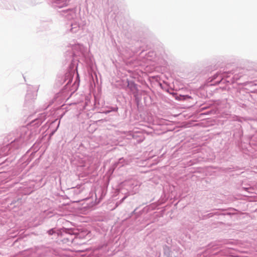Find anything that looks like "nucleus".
<instances>
[{
  "instance_id": "20e7f679",
  "label": "nucleus",
  "mask_w": 257,
  "mask_h": 257,
  "mask_svg": "<svg viewBox=\"0 0 257 257\" xmlns=\"http://www.w3.org/2000/svg\"><path fill=\"white\" fill-rule=\"evenodd\" d=\"M71 47L73 52V55L75 56H79L83 54L84 50L83 46L80 44H71Z\"/></svg>"
},
{
  "instance_id": "ddd939ff",
  "label": "nucleus",
  "mask_w": 257,
  "mask_h": 257,
  "mask_svg": "<svg viewBox=\"0 0 257 257\" xmlns=\"http://www.w3.org/2000/svg\"><path fill=\"white\" fill-rule=\"evenodd\" d=\"M182 97H183L184 99H185L186 98H191V96H189L188 95H183Z\"/></svg>"
},
{
  "instance_id": "f257e3e1",
  "label": "nucleus",
  "mask_w": 257,
  "mask_h": 257,
  "mask_svg": "<svg viewBox=\"0 0 257 257\" xmlns=\"http://www.w3.org/2000/svg\"><path fill=\"white\" fill-rule=\"evenodd\" d=\"M21 133L20 137L12 142L10 146H6L1 149L0 156H5L8 154L11 147H14L17 144L18 146L16 148H18L22 146L23 144L28 143L33 138L32 134L27 127H23L21 129Z\"/></svg>"
},
{
  "instance_id": "7ed1b4c3",
  "label": "nucleus",
  "mask_w": 257,
  "mask_h": 257,
  "mask_svg": "<svg viewBox=\"0 0 257 257\" xmlns=\"http://www.w3.org/2000/svg\"><path fill=\"white\" fill-rule=\"evenodd\" d=\"M72 231L71 229L62 228L59 229L52 228L47 231L49 235H56L59 240L64 243L69 244L72 243L73 240Z\"/></svg>"
},
{
  "instance_id": "2eb2a0df",
  "label": "nucleus",
  "mask_w": 257,
  "mask_h": 257,
  "mask_svg": "<svg viewBox=\"0 0 257 257\" xmlns=\"http://www.w3.org/2000/svg\"><path fill=\"white\" fill-rule=\"evenodd\" d=\"M35 121H37V122H36V123H38V122H37V121H39V120H36Z\"/></svg>"
},
{
  "instance_id": "9d476101",
  "label": "nucleus",
  "mask_w": 257,
  "mask_h": 257,
  "mask_svg": "<svg viewBox=\"0 0 257 257\" xmlns=\"http://www.w3.org/2000/svg\"><path fill=\"white\" fill-rule=\"evenodd\" d=\"M127 164V162H126L123 158H121L119 159L117 162H116L114 164V166L115 167H116L117 166L122 167Z\"/></svg>"
},
{
  "instance_id": "39448f33",
  "label": "nucleus",
  "mask_w": 257,
  "mask_h": 257,
  "mask_svg": "<svg viewBox=\"0 0 257 257\" xmlns=\"http://www.w3.org/2000/svg\"><path fill=\"white\" fill-rule=\"evenodd\" d=\"M67 1H51L50 5L54 9H58L67 6Z\"/></svg>"
},
{
  "instance_id": "f8f14e48",
  "label": "nucleus",
  "mask_w": 257,
  "mask_h": 257,
  "mask_svg": "<svg viewBox=\"0 0 257 257\" xmlns=\"http://www.w3.org/2000/svg\"><path fill=\"white\" fill-rule=\"evenodd\" d=\"M117 109H118V108L116 106V107H111L109 108L108 110H106L105 111V113H108L111 111H117Z\"/></svg>"
},
{
  "instance_id": "423d86ee",
  "label": "nucleus",
  "mask_w": 257,
  "mask_h": 257,
  "mask_svg": "<svg viewBox=\"0 0 257 257\" xmlns=\"http://www.w3.org/2000/svg\"><path fill=\"white\" fill-rule=\"evenodd\" d=\"M128 134V136L132 137L134 139H136L138 143H141L144 140V137L141 134L133 132H130Z\"/></svg>"
},
{
  "instance_id": "0eeeda50",
  "label": "nucleus",
  "mask_w": 257,
  "mask_h": 257,
  "mask_svg": "<svg viewBox=\"0 0 257 257\" xmlns=\"http://www.w3.org/2000/svg\"><path fill=\"white\" fill-rule=\"evenodd\" d=\"M127 86L133 94L136 95L138 94L137 85L134 82L132 81L128 82Z\"/></svg>"
},
{
  "instance_id": "f3484780",
  "label": "nucleus",
  "mask_w": 257,
  "mask_h": 257,
  "mask_svg": "<svg viewBox=\"0 0 257 257\" xmlns=\"http://www.w3.org/2000/svg\"><path fill=\"white\" fill-rule=\"evenodd\" d=\"M58 127H59V124L57 125V128H58ZM57 128H56V130H57Z\"/></svg>"
},
{
  "instance_id": "6e6552de",
  "label": "nucleus",
  "mask_w": 257,
  "mask_h": 257,
  "mask_svg": "<svg viewBox=\"0 0 257 257\" xmlns=\"http://www.w3.org/2000/svg\"><path fill=\"white\" fill-rule=\"evenodd\" d=\"M37 96V92H34L31 94L29 92V90L26 95V104H27L28 101H30L31 102L35 99Z\"/></svg>"
},
{
  "instance_id": "dca6fc26",
  "label": "nucleus",
  "mask_w": 257,
  "mask_h": 257,
  "mask_svg": "<svg viewBox=\"0 0 257 257\" xmlns=\"http://www.w3.org/2000/svg\"><path fill=\"white\" fill-rule=\"evenodd\" d=\"M54 133V132H52L51 134V135H53Z\"/></svg>"
},
{
  "instance_id": "9b49d317",
  "label": "nucleus",
  "mask_w": 257,
  "mask_h": 257,
  "mask_svg": "<svg viewBox=\"0 0 257 257\" xmlns=\"http://www.w3.org/2000/svg\"><path fill=\"white\" fill-rule=\"evenodd\" d=\"M72 79H73L72 73H70V72L67 73L65 75V81H67L66 85L70 84L72 82Z\"/></svg>"
},
{
  "instance_id": "1a4fd4ad",
  "label": "nucleus",
  "mask_w": 257,
  "mask_h": 257,
  "mask_svg": "<svg viewBox=\"0 0 257 257\" xmlns=\"http://www.w3.org/2000/svg\"><path fill=\"white\" fill-rule=\"evenodd\" d=\"M133 184L132 181H126L122 183L121 186L122 187H124L126 189L128 193H133V191L132 190V185Z\"/></svg>"
},
{
  "instance_id": "4468645a",
  "label": "nucleus",
  "mask_w": 257,
  "mask_h": 257,
  "mask_svg": "<svg viewBox=\"0 0 257 257\" xmlns=\"http://www.w3.org/2000/svg\"><path fill=\"white\" fill-rule=\"evenodd\" d=\"M125 198V197H124L122 199H121V201H123V200Z\"/></svg>"
},
{
  "instance_id": "f03ea898",
  "label": "nucleus",
  "mask_w": 257,
  "mask_h": 257,
  "mask_svg": "<svg viewBox=\"0 0 257 257\" xmlns=\"http://www.w3.org/2000/svg\"><path fill=\"white\" fill-rule=\"evenodd\" d=\"M67 14L65 15L68 20H72V21L67 24V30L73 34L79 33L83 30V27L85 25V22L79 18H76L75 12L72 10H67Z\"/></svg>"
}]
</instances>
